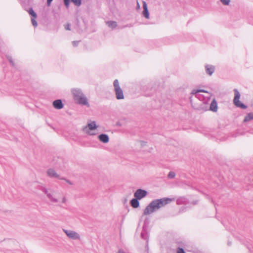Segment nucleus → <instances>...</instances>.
<instances>
[{"label":"nucleus","mask_w":253,"mask_h":253,"mask_svg":"<svg viewBox=\"0 0 253 253\" xmlns=\"http://www.w3.org/2000/svg\"><path fill=\"white\" fill-rule=\"evenodd\" d=\"M173 201H174V198H163L154 200L146 207L143 214H149Z\"/></svg>","instance_id":"nucleus-1"},{"label":"nucleus","mask_w":253,"mask_h":253,"mask_svg":"<svg viewBox=\"0 0 253 253\" xmlns=\"http://www.w3.org/2000/svg\"><path fill=\"white\" fill-rule=\"evenodd\" d=\"M71 92L76 103L87 107L89 106L88 100L81 89L79 88H73L71 90Z\"/></svg>","instance_id":"nucleus-2"},{"label":"nucleus","mask_w":253,"mask_h":253,"mask_svg":"<svg viewBox=\"0 0 253 253\" xmlns=\"http://www.w3.org/2000/svg\"><path fill=\"white\" fill-rule=\"evenodd\" d=\"M234 94H235L234 98L233 99V102H234V105L236 107H239L243 109H247V106L246 105H245V104H244L243 103L241 102L239 100L241 95H240V93L239 91H238V90L236 88H235L234 89Z\"/></svg>","instance_id":"nucleus-3"},{"label":"nucleus","mask_w":253,"mask_h":253,"mask_svg":"<svg viewBox=\"0 0 253 253\" xmlns=\"http://www.w3.org/2000/svg\"><path fill=\"white\" fill-rule=\"evenodd\" d=\"M116 97L118 100L124 99V95L122 89L120 87L119 81L117 79L114 80L113 83Z\"/></svg>","instance_id":"nucleus-4"},{"label":"nucleus","mask_w":253,"mask_h":253,"mask_svg":"<svg viewBox=\"0 0 253 253\" xmlns=\"http://www.w3.org/2000/svg\"><path fill=\"white\" fill-rule=\"evenodd\" d=\"M64 232L66 234V235L68 236V238L72 239V240H80V235L77 233L76 232L73 230H67V229H63Z\"/></svg>","instance_id":"nucleus-5"},{"label":"nucleus","mask_w":253,"mask_h":253,"mask_svg":"<svg viewBox=\"0 0 253 253\" xmlns=\"http://www.w3.org/2000/svg\"><path fill=\"white\" fill-rule=\"evenodd\" d=\"M147 195L148 192L146 190L142 189H138L135 192L134 197L140 200L142 198L145 197Z\"/></svg>","instance_id":"nucleus-6"},{"label":"nucleus","mask_w":253,"mask_h":253,"mask_svg":"<svg viewBox=\"0 0 253 253\" xmlns=\"http://www.w3.org/2000/svg\"><path fill=\"white\" fill-rule=\"evenodd\" d=\"M97 127V126L96 125L95 122L93 121L90 123H88L87 124V126L84 127V130L88 134L90 135H95V133H91L90 131H88L86 130V129L88 128V129L90 130H93L95 129H96Z\"/></svg>","instance_id":"nucleus-7"},{"label":"nucleus","mask_w":253,"mask_h":253,"mask_svg":"<svg viewBox=\"0 0 253 253\" xmlns=\"http://www.w3.org/2000/svg\"><path fill=\"white\" fill-rule=\"evenodd\" d=\"M142 89L146 92V96H151L155 91V89L150 84H148L145 86H143Z\"/></svg>","instance_id":"nucleus-8"},{"label":"nucleus","mask_w":253,"mask_h":253,"mask_svg":"<svg viewBox=\"0 0 253 253\" xmlns=\"http://www.w3.org/2000/svg\"><path fill=\"white\" fill-rule=\"evenodd\" d=\"M47 175L48 177L50 178H58L60 179V178H61L60 175L57 173V172L55 171V170L52 168H50L47 169Z\"/></svg>","instance_id":"nucleus-9"},{"label":"nucleus","mask_w":253,"mask_h":253,"mask_svg":"<svg viewBox=\"0 0 253 253\" xmlns=\"http://www.w3.org/2000/svg\"><path fill=\"white\" fill-rule=\"evenodd\" d=\"M141 238L145 240H146L147 246L149 239V234L147 231V228H146L145 226H143L142 227V230L141 233Z\"/></svg>","instance_id":"nucleus-10"},{"label":"nucleus","mask_w":253,"mask_h":253,"mask_svg":"<svg viewBox=\"0 0 253 253\" xmlns=\"http://www.w3.org/2000/svg\"><path fill=\"white\" fill-rule=\"evenodd\" d=\"M53 106L56 109H61L64 107V104L61 99L54 100L52 103Z\"/></svg>","instance_id":"nucleus-11"},{"label":"nucleus","mask_w":253,"mask_h":253,"mask_svg":"<svg viewBox=\"0 0 253 253\" xmlns=\"http://www.w3.org/2000/svg\"><path fill=\"white\" fill-rule=\"evenodd\" d=\"M98 139L103 143H107L109 141V136L105 133H101L98 136Z\"/></svg>","instance_id":"nucleus-12"},{"label":"nucleus","mask_w":253,"mask_h":253,"mask_svg":"<svg viewBox=\"0 0 253 253\" xmlns=\"http://www.w3.org/2000/svg\"><path fill=\"white\" fill-rule=\"evenodd\" d=\"M206 72L210 76L212 75L215 71V67L211 65H206L205 66Z\"/></svg>","instance_id":"nucleus-13"},{"label":"nucleus","mask_w":253,"mask_h":253,"mask_svg":"<svg viewBox=\"0 0 253 253\" xmlns=\"http://www.w3.org/2000/svg\"><path fill=\"white\" fill-rule=\"evenodd\" d=\"M139 199L138 198H135L132 199L130 201V205L133 208H138L140 206V203L139 202Z\"/></svg>","instance_id":"nucleus-14"},{"label":"nucleus","mask_w":253,"mask_h":253,"mask_svg":"<svg viewBox=\"0 0 253 253\" xmlns=\"http://www.w3.org/2000/svg\"><path fill=\"white\" fill-rule=\"evenodd\" d=\"M217 103L215 99H213L210 104V110L216 112L217 111Z\"/></svg>","instance_id":"nucleus-15"},{"label":"nucleus","mask_w":253,"mask_h":253,"mask_svg":"<svg viewBox=\"0 0 253 253\" xmlns=\"http://www.w3.org/2000/svg\"><path fill=\"white\" fill-rule=\"evenodd\" d=\"M253 120V112L248 114L244 119V122H248Z\"/></svg>","instance_id":"nucleus-16"},{"label":"nucleus","mask_w":253,"mask_h":253,"mask_svg":"<svg viewBox=\"0 0 253 253\" xmlns=\"http://www.w3.org/2000/svg\"><path fill=\"white\" fill-rule=\"evenodd\" d=\"M106 24L108 26V27L113 29L116 28L117 26V23L116 21H109L106 22Z\"/></svg>","instance_id":"nucleus-17"},{"label":"nucleus","mask_w":253,"mask_h":253,"mask_svg":"<svg viewBox=\"0 0 253 253\" xmlns=\"http://www.w3.org/2000/svg\"><path fill=\"white\" fill-rule=\"evenodd\" d=\"M28 11L29 14L31 15L32 17L37 18V15L32 7L30 8Z\"/></svg>","instance_id":"nucleus-18"},{"label":"nucleus","mask_w":253,"mask_h":253,"mask_svg":"<svg viewBox=\"0 0 253 253\" xmlns=\"http://www.w3.org/2000/svg\"><path fill=\"white\" fill-rule=\"evenodd\" d=\"M47 197L48 198V199L52 202L56 203L58 202V200L56 198H54L52 197V195L50 193H48L46 195Z\"/></svg>","instance_id":"nucleus-19"},{"label":"nucleus","mask_w":253,"mask_h":253,"mask_svg":"<svg viewBox=\"0 0 253 253\" xmlns=\"http://www.w3.org/2000/svg\"><path fill=\"white\" fill-rule=\"evenodd\" d=\"M143 15L146 19H149V12L148 9H144L143 11Z\"/></svg>","instance_id":"nucleus-20"},{"label":"nucleus","mask_w":253,"mask_h":253,"mask_svg":"<svg viewBox=\"0 0 253 253\" xmlns=\"http://www.w3.org/2000/svg\"><path fill=\"white\" fill-rule=\"evenodd\" d=\"M71 1L77 6H80L82 4V0H71Z\"/></svg>","instance_id":"nucleus-21"},{"label":"nucleus","mask_w":253,"mask_h":253,"mask_svg":"<svg viewBox=\"0 0 253 253\" xmlns=\"http://www.w3.org/2000/svg\"><path fill=\"white\" fill-rule=\"evenodd\" d=\"M198 92H206V93H209L208 91L205 90V89H197L196 90H193L192 91V93L193 94H196L197 93H198Z\"/></svg>","instance_id":"nucleus-22"},{"label":"nucleus","mask_w":253,"mask_h":253,"mask_svg":"<svg viewBox=\"0 0 253 253\" xmlns=\"http://www.w3.org/2000/svg\"><path fill=\"white\" fill-rule=\"evenodd\" d=\"M175 176V173L174 172L172 171H170L169 172L168 175V178L169 179H172L174 178Z\"/></svg>","instance_id":"nucleus-23"},{"label":"nucleus","mask_w":253,"mask_h":253,"mask_svg":"<svg viewBox=\"0 0 253 253\" xmlns=\"http://www.w3.org/2000/svg\"><path fill=\"white\" fill-rule=\"evenodd\" d=\"M6 58H7V60H8V61L9 62V63L11 64V66L12 67H14L15 66V64L12 60V57L9 55H7Z\"/></svg>","instance_id":"nucleus-24"},{"label":"nucleus","mask_w":253,"mask_h":253,"mask_svg":"<svg viewBox=\"0 0 253 253\" xmlns=\"http://www.w3.org/2000/svg\"><path fill=\"white\" fill-rule=\"evenodd\" d=\"M150 222L149 219L148 218H146L144 221V224L143 226H145L146 228H147L148 225L149 224Z\"/></svg>","instance_id":"nucleus-25"},{"label":"nucleus","mask_w":253,"mask_h":253,"mask_svg":"<svg viewBox=\"0 0 253 253\" xmlns=\"http://www.w3.org/2000/svg\"><path fill=\"white\" fill-rule=\"evenodd\" d=\"M36 18H33V17H32L31 18V22H32V23L33 24V25L34 26V27H37V25H38V23H37V22L36 21V20H35Z\"/></svg>","instance_id":"nucleus-26"},{"label":"nucleus","mask_w":253,"mask_h":253,"mask_svg":"<svg viewBox=\"0 0 253 253\" xmlns=\"http://www.w3.org/2000/svg\"><path fill=\"white\" fill-rule=\"evenodd\" d=\"M223 4L225 5H228L229 4L230 0H220Z\"/></svg>","instance_id":"nucleus-27"},{"label":"nucleus","mask_w":253,"mask_h":253,"mask_svg":"<svg viewBox=\"0 0 253 253\" xmlns=\"http://www.w3.org/2000/svg\"><path fill=\"white\" fill-rule=\"evenodd\" d=\"M71 0H63L64 5L67 7L68 8L70 5Z\"/></svg>","instance_id":"nucleus-28"},{"label":"nucleus","mask_w":253,"mask_h":253,"mask_svg":"<svg viewBox=\"0 0 253 253\" xmlns=\"http://www.w3.org/2000/svg\"><path fill=\"white\" fill-rule=\"evenodd\" d=\"M60 179L65 180L67 183H68L70 185H73V184L72 182H71L70 180H69V179H67V178H66L65 177H62L60 178Z\"/></svg>","instance_id":"nucleus-29"},{"label":"nucleus","mask_w":253,"mask_h":253,"mask_svg":"<svg viewBox=\"0 0 253 253\" xmlns=\"http://www.w3.org/2000/svg\"><path fill=\"white\" fill-rule=\"evenodd\" d=\"M176 253H185V252L184 251V249L183 248H181L180 247H178L177 249Z\"/></svg>","instance_id":"nucleus-30"},{"label":"nucleus","mask_w":253,"mask_h":253,"mask_svg":"<svg viewBox=\"0 0 253 253\" xmlns=\"http://www.w3.org/2000/svg\"><path fill=\"white\" fill-rule=\"evenodd\" d=\"M70 27L71 25L69 23H68L67 24L65 25V29L66 30H71Z\"/></svg>","instance_id":"nucleus-31"},{"label":"nucleus","mask_w":253,"mask_h":253,"mask_svg":"<svg viewBox=\"0 0 253 253\" xmlns=\"http://www.w3.org/2000/svg\"><path fill=\"white\" fill-rule=\"evenodd\" d=\"M143 10L148 9L147 4L145 1H143Z\"/></svg>","instance_id":"nucleus-32"},{"label":"nucleus","mask_w":253,"mask_h":253,"mask_svg":"<svg viewBox=\"0 0 253 253\" xmlns=\"http://www.w3.org/2000/svg\"><path fill=\"white\" fill-rule=\"evenodd\" d=\"M79 42V41H73L72 42V44L74 47H76L78 46Z\"/></svg>","instance_id":"nucleus-33"},{"label":"nucleus","mask_w":253,"mask_h":253,"mask_svg":"<svg viewBox=\"0 0 253 253\" xmlns=\"http://www.w3.org/2000/svg\"><path fill=\"white\" fill-rule=\"evenodd\" d=\"M42 191L46 195H47L48 193V190L46 188H43V189H42Z\"/></svg>","instance_id":"nucleus-34"},{"label":"nucleus","mask_w":253,"mask_h":253,"mask_svg":"<svg viewBox=\"0 0 253 253\" xmlns=\"http://www.w3.org/2000/svg\"><path fill=\"white\" fill-rule=\"evenodd\" d=\"M52 0H47V5L48 6H50L51 2L52 1Z\"/></svg>","instance_id":"nucleus-35"},{"label":"nucleus","mask_w":253,"mask_h":253,"mask_svg":"<svg viewBox=\"0 0 253 253\" xmlns=\"http://www.w3.org/2000/svg\"><path fill=\"white\" fill-rule=\"evenodd\" d=\"M140 142L141 143L142 146H144L145 145H146V144L147 143L146 142L144 141H140Z\"/></svg>","instance_id":"nucleus-36"},{"label":"nucleus","mask_w":253,"mask_h":253,"mask_svg":"<svg viewBox=\"0 0 253 253\" xmlns=\"http://www.w3.org/2000/svg\"><path fill=\"white\" fill-rule=\"evenodd\" d=\"M66 202V198L64 197L63 198H62V202L63 203H65V202Z\"/></svg>","instance_id":"nucleus-37"},{"label":"nucleus","mask_w":253,"mask_h":253,"mask_svg":"<svg viewBox=\"0 0 253 253\" xmlns=\"http://www.w3.org/2000/svg\"><path fill=\"white\" fill-rule=\"evenodd\" d=\"M180 202H181V201H180V198H178L177 201H176V203L177 204H180Z\"/></svg>","instance_id":"nucleus-38"},{"label":"nucleus","mask_w":253,"mask_h":253,"mask_svg":"<svg viewBox=\"0 0 253 253\" xmlns=\"http://www.w3.org/2000/svg\"><path fill=\"white\" fill-rule=\"evenodd\" d=\"M118 253H126L122 250H119Z\"/></svg>","instance_id":"nucleus-39"},{"label":"nucleus","mask_w":253,"mask_h":253,"mask_svg":"<svg viewBox=\"0 0 253 253\" xmlns=\"http://www.w3.org/2000/svg\"><path fill=\"white\" fill-rule=\"evenodd\" d=\"M227 244L229 246H230L231 245V242L230 241H228Z\"/></svg>","instance_id":"nucleus-40"},{"label":"nucleus","mask_w":253,"mask_h":253,"mask_svg":"<svg viewBox=\"0 0 253 253\" xmlns=\"http://www.w3.org/2000/svg\"><path fill=\"white\" fill-rule=\"evenodd\" d=\"M137 7H138V8L140 7V5H139V4L138 2H137Z\"/></svg>","instance_id":"nucleus-41"},{"label":"nucleus","mask_w":253,"mask_h":253,"mask_svg":"<svg viewBox=\"0 0 253 253\" xmlns=\"http://www.w3.org/2000/svg\"><path fill=\"white\" fill-rule=\"evenodd\" d=\"M125 201L126 202V199H125Z\"/></svg>","instance_id":"nucleus-42"}]
</instances>
